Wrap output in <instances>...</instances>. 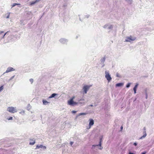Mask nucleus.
I'll use <instances>...</instances> for the list:
<instances>
[{
	"mask_svg": "<svg viewBox=\"0 0 154 154\" xmlns=\"http://www.w3.org/2000/svg\"><path fill=\"white\" fill-rule=\"evenodd\" d=\"M7 111L12 113H14L17 112V110L16 107L13 106L9 107L7 108Z\"/></svg>",
	"mask_w": 154,
	"mask_h": 154,
	"instance_id": "nucleus-1",
	"label": "nucleus"
},
{
	"mask_svg": "<svg viewBox=\"0 0 154 154\" xmlns=\"http://www.w3.org/2000/svg\"><path fill=\"white\" fill-rule=\"evenodd\" d=\"M136 38L134 37H132L131 36L127 37L126 38L125 41L130 42L131 41H134L136 39Z\"/></svg>",
	"mask_w": 154,
	"mask_h": 154,
	"instance_id": "nucleus-2",
	"label": "nucleus"
},
{
	"mask_svg": "<svg viewBox=\"0 0 154 154\" xmlns=\"http://www.w3.org/2000/svg\"><path fill=\"white\" fill-rule=\"evenodd\" d=\"M68 103L69 105L73 106L78 104V103L74 102L72 99H70L68 101Z\"/></svg>",
	"mask_w": 154,
	"mask_h": 154,
	"instance_id": "nucleus-3",
	"label": "nucleus"
},
{
	"mask_svg": "<svg viewBox=\"0 0 154 154\" xmlns=\"http://www.w3.org/2000/svg\"><path fill=\"white\" fill-rule=\"evenodd\" d=\"M105 73L106 74L105 77L108 81V82H109L112 79V78L110 75L109 74V73L106 71H105Z\"/></svg>",
	"mask_w": 154,
	"mask_h": 154,
	"instance_id": "nucleus-4",
	"label": "nucleus"
},
{
	"mask_svg": "<svg viewBox=\"0 0 154 154\" xmlns=\"http://www.w3.org/2000/svg\"><path fill=\"white\" fill-rule=\"evenodd\" d=\"M91 86V85L88 86L87 85H86L84 86L83 89L85 94L87 93V91L89 89Z\"/></svg>",
	"mask_w": 154,
	"mask_h": 154,
	"instance_id": "nucleus-5",
	"label": "nucleus"
},
{
	"mask_svg": "<svg viewBox=\"0 0 154 154\" xmlns=\"http://www.w3.org/2000/svg\"><path fill=\"white\" fill-rule=\"evenodd\" d=\"M14 70V69L12 67H9L8 68L7 70L6 71V72L8 73L11 71H13Z\"/></svg>",
	"mask_w": 154,
	"mask_h": 154,
	"instance_id": "nucleus-6",
	"label": "nucleus"
},
{
	"mask_svg": "<svg viewBox=\"0 0 154 154\" xmlns=\"http://www.w3.org/2000/svg\"><path fill=\"white\" fill-rule=\"evenodd\" d=\"M30 142L29 143V144L33 145L35 143V140L34 138L30 139Z\"/></svg>",
	"mask_w": 154,
	"mask_h": 154,
	"instance_id": "nucleus-7",
	"label": "nucleus"
},
{
	"mask_svg": "<svg viewBox=\"0 0 154 154\" xmlns=\"http://www.w3.org/2000/svg\"><path fill=\"white\" fill-rule=\"evenodd\" d=\"M40 148H43L45 149H46V147L45 146H43L42 145H40V146L37 145L36 146L35 149H39Z\"/></svg>",
	"mask_w": 154,
	"mask_h": 154,
	"instance_id": "nucleus-8",
	"label": "nucleus"
},
{
	"mask_svg": "<svg viewBox=\"0 0 154 154\" xmlns=\"http://www.w3.org/2000/svg\"><path fill=\"white\" fill-rule=\"evenodd\" d=\"M90 122L89 124V126L90 127L91 126L93 125L94 124V120L93 119H90Z\"/></svg>",
	"mask_w": 154,
	"mask_h": 154,
	"instance_id": "nucleus-9",
	"label": "nucleus"
},
{
	"mask_svg": "<svg viewBox=\"0 0 154 154\" xmlns=\"http://www.w3.org/2000/svg\"><path fill=\"white\" fill-rule=\"evenodd\" d=\"M144 129L145 130L143 132L144 134L143 136H142L140 138V139H142L143 138L145 137L146 136V131H145V130H146L145 128H144Z\"/></svg>",
	"mask_w": 154,
	"mask_h": 154,
	"instance_id": "nucleus-10",
	"label": "nucleus"
},
{
	"mask_svg": "<svg viewBox=\"0 0 154 154\" xmlns=\"http://www.w3.org/2000/svg\"><path fill=\"white\" fill-rule=\"evenodd\" d=\"M138 84H137L133 88V90H134V94H136V90H137V88L138 87Z\"/></svg>",
	"mask_w": 154,
	"mask_h": 154,
	"instance_id": "nucleus-11",
	"label": "nucleus"
},
{
	"mask_svg": "<svg viewBox=\"0 0 154 154\" xmlns=\"http://www.w3.org/2000/svg\"><path fill=\"white\" fill-rule=\"evenodd\" d=\"M123 84L122 83H120L117 84L116 86V87H120L123 86Z\"/></svg>",
	"mask_w": 154,
	"mask_h": 154,
	"instance_id": "nucleus-12",
	"label": "nucleus"
},
{
	"mask_svg": "<svg viewBox=\"0 0 154 154\" xmlns=\"http://www.w3.org/2000/svg\"><path fill=\"white\" fill-rule=\"evenodd\" d=\"M57 94L55 93L51 95L49 97V98H51L54 97Z\"/></svg>",
	"mask_w": 154,
	"mask_h": 154,
	"instance_id": "nucleus-13",
	"label": "nucleus"
},
{
	"mask_svg": "<svg viewBox=\"0 0 154 154\" xmlns=\"http://www.w3.org/2000/svg\"><path fill=\"white\" fill-rule=\"evenodd\" d=\"M101 141H102V139H100V142H99V145H93V146H94V147H95L96 146H98V145H99L100 146H101Z\"/></svg>",
	"mask_w": 154,
	"mask_h": 154,
	"instance_id": "nucleus-14",
	"label": "nucleus"
},
{
	"mask_svg": "<svg viewBox=\"0 0 154 154\" xmlns=\"http://www.w3.org/2000/svg\"><path fill=\"white\" fill-rule=\"evenodd\" d=\"M43 104L44 105H46L47 104V103H48V102H47V101L43 100L42 101Z\"/></svg>",
	"mask_w": 154,
	"mask_h": 154,
	"instance_id": "nucleus-15",
	"label": "nucleus"
},
{
	"mask_svg": "<svg viewBox=\"0 0 154 154\" xmlns=\"http://www.w3.org/2000/svg\"><path fill=\"white\" fill-rule=\"evenodd\" d=\"M37 3V2H36V0H35L34 1H33L30 2V5H32L35 4V3Z\"/></svg>",
	"mask_w": 154,
	"mask_h": 154,
	"instance_id": "nucleus-16",
	"label": "nucleus"
},
{
	"mask_svg": "<svg viewBox=\"0 0 154 154\" xmlns=\"http://www.w3.org/2000/svg\"><path fill=\"white\" fill-rule=\"evenodd\" d=\"M86 114H87V113H80L78 114V116H80L82 115H85Z\"/></svg>",
	"mask_w": 154,
	"mask_h": 154,
	"instance_id": "nucleus-17",
	"label": "nucleus"
},
{
	"mask_svg": "<svg viewBox=\"0 0 154 154\" xmlns=\"http://www.w3.org/2000/svg\"><path fill=\"white\" fill-rule=\"evenodd\" d=\"M20 5V4H17V3H14L12 5V7H14L16 5Z\"/></svg>",
	"mask_w": 154,
	"mask_h": 154,
	"instance_id": "nucleus-18",
	"label": "nucleus"
},
{
	"mask_svg": "<svg viewBox=\"0 0 154 154\" xmlns=\"http://www.w3.org/2000/svg\"><path fill=\"white\" fill-rule=\"evenodd\" d=\"M131 84L130 83H128L126 86V87L127 88H129L130 85Z\"/></svg>",
	"mask_w": 154,
	"mask_h": 154,
	"instance_id": "nucleus-19",
	"label": "nucleus"
},
{
	"mask_svg": "<svg viewBox=\"0 0 154 154\" xmlns=\"http://www.w3.org/2000/svg\"><path fill=\"white\" fill-rule=\"evenodd\" d=\"M3 89V86H2L0 87V92L2 91Z\"/></svg>",
	"mask_w": 154,
	"mask_h": 154,
	"instance_id": "nucleus-20",
	"label": "nucleus"
},
{
	"mask_svg": "<svg viewBox=\"0 0 154 154\" xmlns=\"http://www.w3.org/2000/svg\"><path fill=\"white\" fill-rule=\"evenodd\" d=\"M8 119L9 120H12L13 117H10L9 118H8Z\"/></svg>",
	"mask_w": 154,
	"mask_h": 154,
	"instance_id": "nucleus-21",
	"label": "nucleus"
},
{
	"mask_svg": "<svg viewBox=\"0 0 154 154\" xmlns=\"http://www.w3.org/2000/svg\"><path fill=\"white\" fill-rule=\"evenodd\" d=\"M29 81L31 82V83H32L33 82V79H30Z\"/></svg>",
	"mask_w": 154,
	"mask_h": 154,
	"instance_id": "nucleus-22",
	"label": "nucleus"
},
{
	"mask_svg": "<svg viewBox=\"0 0 154 154\" xmlns=\"http://www.w3.org/2000/svg\"><path fill=\"white\" fill-rule=\"evenodd\" d=\"M72 113H75L76 112V111L73 110V111H72Z\"/></svg>",
	"mask_w": 154,
	"mask_h": 154,
	"instance_id": "nucleus-23",
	"label": "nucleus"
},
{
	"mask_svg": "<svg viewBox=\"0 0 154 154\" xmlns=\"http://www.w3.org/2000/svg\"><path fill=\"white\" fill-rule=\"evenodd\" d=\"M75 98V96H73L72 97L71 99H72V100H73Z\"/></svg>",
	"mask_w": 154,
	"mask_h": 154,
	"instance_id": "nucleus-24",
	"label": "nucleus"
},
{
	"mask_svg": "<svg viewBox=\"0 0 154 154\" xmlns=\"http://www.w3.org/2000/svg\"><path fill=\"white\" fill-rule=\"evenodd\" d=\"M73 142H72L71 141L70 142V144L71 146L73 144Z\"/></svg>",
	"mask_w": 154,
	"mask_h": 154,
	"instance_id": "nucleus-25",
	"label": "nucleus"
},
{
	"mask_svg": "<svg viewBox=\"0 0 154 154\" xmlns=\"http://www.w3.org/2000/svg\"><path fill=\"white\" fill-rule=\"evenodd\" d=\"M8 32H6L4 35H3V38H4V36H5L6 35V33Z\"/></svg>",
	"mask_w": 154,
	"mask_h": 154,
	"instance_id": "nucleus-26",
	"label": "nucleus"
},
{
	"mask_svg": "<svg viewBox=\"0 0 154 154\" xmlns=\"http://www.w3.org/2000/svg\"><path fill=\"white\" fill-rule=\"evenodd\" d=\"M134 145H135V146H136L137 145V143H134Z\"/></svg>",
	"mask_w": 154,
	"mask_h": 154,
	"instance_id": "nucleus-27",
	"label": "nucleus"
},
{
	"mask_svg": "<svg viewBox=\"0 0 154 154\" xmlns=\"http://www.w3.org/2000/svg\"><path fill=\"white\" fill-rule=\"evenodd\" d=\"M4 32L3 31H1L0 32V34H1V33H3Z\"/></svg>",
	"mask_w": 154,
	"mask_h": 154,
	"instance_id": "nucleus-28",
	"label": "nucleus"
},
{
	"mask_svg": "<svg viewBox=\"0 0 154 154\" xmlns=\"http://www.w3.org/2000/svg\"><path fill=\"white\" fill-rule=\"evenodd\" d=\"M23 112V113H24V111H23V112H20V113H21L22 112Z\"/></svg>",
	"mask_w": 154,
	"mask_h": 154,
	"instance_id": "nucleus-29",
	"label": "nucleus"
},
{
	"mask_svg": "<svg viewBox=\"0 0 154 154\" xmlns=\"http://www.w3.org/2000/svg\"><path fill=\"white\" fill-rule=\"evenodd\" d=\"M129 154H134V153H131V152H129Z\"/></svg>",
	"mask_w": 154,
	"mask_h": 154,
	"instance_id": "nucleus-30",
	"label": "nucleus"
},
{
	"mask_svg": "<svg viewBox=\"0 0 154 154\" xmlns=\"http://www.w3.org/2000/svg\"><path fill=\"white\" fill-rule=\"evenodd\" d=\"M142 154H146V153L145 152H142Z\"/></svg>",
	"mask_w": 154,
	"mask_h": 154,
	"instance_id": "nucleus-31",
	"label": "nucleus"
},
{
	"mask_svg": "<svg viewBox=\"0 0 154 154\" xmlns=\"http://www.w3.org/2000/svg\"><path fill=\"white\" fill-rule=\"evenodd\" d=\"M121 129H122V128H123V127H122V126H121Z\"/></svg>",
	"mask_w": 154,
	"mask_h": 154,
	"instance_id": "nucleus-32",
	"label": "nucleus"
},
{
	"mask_svg": "<svg viewBox=\"0 0 154 154\" xmlns=\"http://www.w3.org/2000/svg\"><path fill=\"white\" fill-rule=\"evenodd\" d=\"M126 1H131L132 0H126Z\"/></svg>",
	"mask_w": 154,
	"mask_h": 154,
	"instance_id": "nucleus-33",
	"label": "nucleus"
},
{
	"mask_svg": "<svg viewBox=\"0 0 154 154\" xmlns=\"http://www.w3.org/2000/svg\"><path fill=\"white\" fill-rule=\"evenodd\" d=\"M116 76H117V77H119V76H118V75H116Z\"/></svg>",
	"mask_w": 154,
	"mask_h": 154,
	"instance_id": "nucleus-34",
	"label": "nucleus"
},
{
	"mask_svg": "<svg viewBox=\"0 0 154 154\" xmlns=\"http://www.w3.org/2000/svg\"><path fill=\"white\" fill-rule=\"evenodd\" d=\"M9 16H8L7 17V18H9Z\"/></svg>",
	"mask_w": 154,
	"mask_h": 154,
	"instance_id": "nucleus-35",
	"label": "nucleus"
},
{
	"mask_svg": "<svg viewBox=\"0 0 154 154\" xmlns=\"http://www.w3.org/2000/svg\"><path fill=\"white\" fill-rule=\"evenodd\" d=\"M102 148H103V147H102V148H100V149H102Z\"/></svg>",
	"mask_w": 154,
	"mask_h": 154,
	"instance_id": "nucleus-36",
	"label": "nucleus"
}]
</instances>
